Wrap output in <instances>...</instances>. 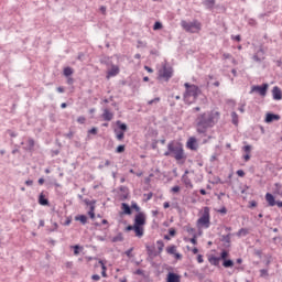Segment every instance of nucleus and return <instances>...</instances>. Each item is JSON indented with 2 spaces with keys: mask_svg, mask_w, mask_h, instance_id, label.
I'll return each mask as SVG.
<instances>
[{
  "mask_svg": "<svg viewBox=\"0 0 282 282\" xmlns=\"http://www.w3.org/2000/svg\"><path fill=\"white\" fill-rule=\"evenodd\" d=\"M203 4L207 10H213V8H215V0H204Z\"/></svg>",
  "mask_w": 282,
  "mask_h": 282,
  "instance_id": "6ab92c4d",
  "label": "nucleus"
},
{
  "mask_svg": "<svg viewBox=\"0 0 282 282\" xmlns=\"http://www.w3.org/2000/svg\"><path fill=\"white\" fill-rule=\"evenodd\" d=\"M208 261L212 265H219V261H221V258H217L215 256H212L208 258Z\"/></svg>",
  "mask_w": 282,
  "mask_h": 282,
  "instance_id": "aec40b11",
  "label": "nucleus"
},
{
  "mask_svg": "<svg viewBox=\"0 0 282 282\" xmlns=\"http://www.w3.org/2000/svg\"><path fill=\"white\" fill-rule=\"evenodd\" d=\"M117 127H119L120 131H122V132L127 131L126 123H122V121H120V120L117 121Z\"/></svg>",
  "mask_w": 282,
  "mask_h": 282,
  "instance_id": "7c9ffc66",
  "label": "nucleus"
},
{
  "mask_svg": "<svg viewBox=\"0 0 282 282\" xmlns=\"http://www.w3.org/2000/svg\"><path fill=\"white\" fill-rule=\"evenodd\" d=\"M197 262H198V263H204V256L198 254V256H197Z\"/></svg>",
  "mask_w": 282,
  "mask_h": 282,
  "instance_id": "bf43d9fd",
  "label": "nucleus"
},
{
  "mask_svg": "<svg viewBox=\"0 0 282 282\" xmlns=\"http://www.w3.org/2000/svg\"><path fill=\"white\" fill-rule=\"evenodd\" d=\"M91 279H93V281H100V275L94 274V275L91 276Z\"/></svg>",
  "mask_w": 282,
  "mask_h": 282,
  "instance_id": "0e129e2a",
  "label": "nucleus"
},
{
  "mask_svg": "<svg viewBox=\"0 0 282 282\" xmlns=\"http://www.w3.org/2000/svg\"><path fill=\"white\" fill-rule=\"evenodd\" d=\"M191 243H193L194 246H197V237L194 236L192 239H191Z\"/></svg>",
  "mask_w": 282,
  "mask_h": 282,
  "instance_id": "e2e57ef3",
  "label": "nucleus"
},
{
  "mask_svg": "<svg viewBox=\"0 0 282 282\" xmlns=\"http://www.w3.org/2000/svg\"><path fill=\"white\" fill-rule=\"evenodd\" d=\"M127 232L131 231V230H135V225L131 226L129 225L128 227H126Z\"/></svg>",
  "mask_w": 282,
  "mask_h": 282,
  "instance_id": "052dcab7",
  "label": "nucleus"
},
{
  "mask_svg": "<svg viewBox=\"0 0 282 282\" xmlns=\"http://www.w3.org/2000/svg\"><path fill=\"white\" fill-rule=\"evenodd\" d=\"M181 26L185 32H189L191 34H197L202 31V23L199 21L194 20L193 22H186V20L181 21Z\"/></svg>",
  "mask_w": 282,
  "mask_h": 282,
  "instance_id": "20e7f679",
  "label": "nucleus"
},
{
  "mask_svg": "<svg viewBox=\"0 0 282 282\" xmlns=\"http://www.w3.org/2000/svg\"><path fill=\"white\" fill-rule=\"evenodd\" d=\"M274 120L276 121L281 120V116L274 115L272 112H268L265 117V122L270 123V122H274Z\"/></svg>",
  "mask_w": 282,
  "mask_h": 282,
  "instance_id": "ddd939ff",
  "label": "nucleus"
},
{
  "mask_svg": "<svg viewBox=\"0 0 282 282\" xmlns=\"http://www.w3.org/2000/svg\"><path fill=\"white\" fill-rule=\"evenodd\" d=\"M242 151H245L246 154H249L252 153V145H245L242 148Z\"/></svg>",
  "mask_w": 282,
  "mask_h": 282,
  "instance_id": "72a5a7b5",
  "label": "nucleus"
},
{
  "mask_svg": "<svg viewBox=\"0 0 282 282\" xmlns=\"http://www.w3.org/2000/svg\"><path fill=\"white\" fill-rule=\"evenodd\" d=\"M218 213H220V215H226V213H228V209L226 207H223L218 210Z\"/></svg>",
  "mask_w": 282,
  "mask_h": 282,
  "instance_id": "6e6d98bb",
  "label": "nucleus"
},
{
  "mask_svg": "<svg viewBox=\"0 0 282 282\" xmlns=\"http://www.w3.org/2000/svg\"><path fill=\"white\" fill-rule=\"evenodd\" d=\"M166 282H181L180 275L173 272L167 273Z\"/></svg>",
  "mask_w": 282,
  "mask_h": 282,
  "instance_id": "4468645a",
  "label": "nucleus"
},
{
  "mask_svg": "<svg viewBox=\"0 0 282 282\" xmlns=\"http://www.w3.org/2000/svg\"><path fill=\"white\" fill-rule=\"evenodd\" d=\"M28 143H29V147H28L26 151H30V152L34 151V147H35V144H36V142L34 141V139L29 138Z\"/></svg>",
  "mask_w": 282,
  "mask_h": 282,
  "instance_id": "4be33fe9",
  "label": "nucleus"
},
{
  "mask_svg": "<svg viewBox=\"0 0 282 282\" xmlns=\"http://www.w3.org/2000/svg\"><path fill=\"white\" fill-rule=\"evenodd\" d=\"M268 84H262L261 86H252L251 88V94L253 91H257L258 94H260L261 96H267L268 94Z\"/></svg>",
  "mask_w": 282,
  "mask_h": 282,
  "instance_id": "6e6552de",
  "label": "nucleus"
},
{
  "mask_svg": "<svg viewBox=\"0 0 282 282\" xmlns=\"http://www.w3.org/2000/svg\"><path fill=\"white\" fill-rule=\"evenodd\" d=\"M184 87L186 88V91L184 94L185 100H188V98L194 97V100L197 99V96H199V87L196 85H191L188 83L184 84Z\"/></svg>",
  "mask_w": 282,
  "mask_h": 282,
  "instance_id": "423d86ee",
  "label": "nucleus"
},
{
  "mask_svg": "<svg viewBox=\"0 0 282 282\" xmlns=\"http://www.w3.org/2000/svg\"><path fill=\"white\" fill-rule=\"evenodd\" d=\"M137 47H147V42L138 41Z\"/></svg>",
  "mask_w": 282,
  "mask_h": 282,
  "instance_id": "864d4df0",
  "label": "nucleus"
},
{
  "mask_svg": "<svg viewBox=\"0 0 282 282\" xmlns=\"http://www.w3.org/2000/svg\"><path fill=\"white\" fill-rule=\"evenodd\" d=\"M197 224L199 226H204L205 228L210 227V208H208V207L204 208V213H203L202 217L197 220Z\"/></svg>",
  "mask_w": 282,
  "mask_h": 282,
  "instance_id": "0eeeda50",
  "label": "nucleus"
},
{
  "mask_svg": "<svg viewBox=\"0 0 282 282\" xmlns=\"http://www.w3.org/2000/svg\"><path fill=\"white\" fill-rule=\"evenodd\" d=\"M268 275H269L268 269H261V270H260V276L265 278V276H268Z\"/></svg>",
  "mask_w": 282,
  "mask_h": 282,
  "instance_id": "4c0bfd02",
  "label": "nucleus"
},
{
  "mask_svg": "<svg viewBox=\"0 0 282 282\" xmlns=\"http://www.w3.org/2000/svg\"><path fill=\"white\" fill-rule=\"evenodd\" d=\"M156 245H158V250H159V251H156L158 254H162V251L164 250V241L158 240Z\"/></svg>",
  "mask_w": 282,
  "mask_h": 282,
  "instance_id": "393cba45",
  "label": "nucleus"
},
{
  "mask_svg": "<svg viewBox=\"0 0 282 282\" xmlns=\"http://www.w3.org/2000/svg\"><path fill=\"white\" fill-rule=\"evenodd\" d=\"M133 252V248H130L126 251V254L131 259L133 257L131 253Z\"/></svg>",
  "mask_w": 282,
  "mask_h": 282,
  "instance_id": "5fc2aeb1",
  "label": "nucleus"
},
{
  "mask_svg": "<svg viewBox=\"0 0 282 282\" xmlns=\"http://www.w3.org/2000/svg\"><path fill=\"white\" fill-rule=\"evenodd\" d=\"M237 175H238L239 177H245V176H246V172H243V170H238V171H237Z\"/></svg>",
  "mask_w": 282,
  "mask_h": 282,
  "instance_id": "603ef678",
  "label": "nucleus"
},
{
  "mask_svg": "<svg viewBox=\"0 0 282 282\" xmlns=\"http://www.w3.org/2000/svg\"><path fill=\"white\" fill-rule=\"evenodd\" d=\"M131 208L135 209L137 213H140V206H138V203H132Z\"/></svg>",
  "mask_w": 282,
  "mask_h": 282,
  "instance_id": "09e8293b",
  "label": "nucleus"
},
{
  "mask_svg": "<svg viewBox=\"0 0 282 282\" xmlns=\"http://www.w3.org/2000/svg\"><path fill=\"white\" fill-rule=\"evenodd\" d=\"M227 258H228V251L224 250V251L220 253V259H223V261H226Z\"/></svg>",
  "mask_w": 282,
  "mask_h": 282,
  "instance_id": "58836bf2",
  "label": "nucleus"
},
{
  "mask_svg": "<svg viewBox=\"0 0 282 282\" xmlns=\"http://www.w3.org/2000/svg\"><path fill=\"white\" fill-rule=\"evenodd\" d=\"M88 133H91L93 135H96L98 133V128H91Z\"/></svg>",
  "mask_w": 282,
  "mask_h": 282,
  "instance_id": "3c124183",
  "label": "nucleus"
},
{
  "mask_svg": "<svg viewBox=\"0 0 282 282\" xmlns=\"http://www.w3.org/2000/svg\"><path fill=\"white\" fill-rule=\"evenodd\" d=\"M144 224H147V217L144 214L139 213L134 217V232L135 237H143L144 236Z\"/></svg>",
  "mask_w": 282,
  "mask_h": 282,
  "instance_id": "7ed1b4c3",
  "label": "nucleus"
},
{
  "mask_svg": "<svg viewBox=\"0 0 282 282\" xmlns=\"http://www.w3.org/2000/svg\"><path fill=\"white\" fill-rule=\"evenodd\" d=\"M116 153H124V145H119V147L116 149Z\"/></svg>",
  "mask_w": 282,
  "mask_h": 282,
  "instance_id": "49530a36",
  "label": "nucleus"
},
{
  "mask_svg": "<svg viewBox=\"0 0 282 282\" xmlns=\"http://www.w3.org/2000/svg\"><path fill=\"white\" fill-rule=\"evenodd\" d=\"M153 30H162L161 22H155L154 25H153Z\"/></svg>",
  "mask_w": 282,
  "mask_h": 282,
  "instance_id": "de8ad7c7",
  "label": "nucleus"
},
{
  "mask_svg": "<svg viewBox=\"0 0 282 282\" xmlns=\"http://www.w3.org/2000/svg\"><path fill=\"white\" fill-rule=\"evenodd\" d=\"M172 193H180V186L172 187Z\"/></svg>",
  "mask_w": 282,
  "mask_h": 282,
  "instance_id": "69168bd1",
  "label": "nucleus"
},
{
  "mask_svg": "<svg viewBox=\"0 0 282 282\" xmlns=\"http://www.w3.org/2000/svg\"><path fill=\"white\" fill-rule=\"evenodd\" d=\"M73 248H74V254L75 256L80 254V247L78 245L74 246Z\"/></svg>",
  "mask_w": 282,
  "mask_h": 282,
  "instance_id": "ea45409f",
  "label": "nucleus"
},
{
  "mask_svg": "<svg viewBox=\"0 0 282 282\" xmlns=\"http://www.w3.org/2000/svg\"><path fill=\"white\" fill-rule=\"evenodd\" d=\"M134 274H138L139 276H143L144 275V270L142 269H138Z\"/></svg>",
  "mask_w": 282,
  "mask_h": 282,
  "instance_id": "8fccbe9b",
  "label": "nucleus"
},
{
  "mask_svg": "<svg viewBox=\"0 0 282 282\" xmlns=\"http://www.w3.org/2000/svg\"><path fill=\"white\" fill-rule=\"evenodd\" d=\"M221 241L224 243H230V234H228L226 236H221Z\"/></svg>",
  "mask_w": 282,
  "mask_h": 282,
  "instance_id": "f704fd0d",
  "label": "nucleus"
},
{
  "mask_svg": "<svg viewBox=\"0 0 282 282\" xmlns=\"http://www.w3.org/2000/svg\"><path fill=\"white\" fill-rule=\"evenodd\" d=\"M258 56H265V51H263V47H260L259 51L256 53Z\"/></svg>",
  "mask_w": 282,
  "mask_h": 282,
  "instance_id": "37998d69",
  "label": "nucleus"
},
{
  "mask_svg": "<svg viewBox=\"0 0 282 282\" xmlns=\"http://www.w3.org/2000/svg\"><path fill=\"white\" fill-rule=\"evenodd\" d=\"M231 119H232V124L238 126L239 124V115L237 112H231Z\"/></svg>",
  "mask_w": 282,
  "mask_h": 282,
  "instance_id": "a878e982",
  "label": "nucleus"
},
{
  "mask_svg": "<svg viewBox=\"0 0 282 282\" xmlns=\"http://www.w3.org/2000/svg\"><path fill=\"white\" fill-rule=\"evenodd\" d=\"M165 158H174L176 162L184 164L186 162V153L184 152V145L180 141H170L167 143V151L164 152Z\"/></svg>",
  "mask_w": 282,
  "mask_h": 282,
  "instance_id": "f03ea898",
  "label": "nucleus"
},
{
  "mask_svg": "<svg viewBox=\"0 0 282 282\" xmlns=\"http://www.w3.org/2000/svg\"><path fill=\"white\" fill-rule=\"evenodd\" d=\"M273 100H282V91L279 86H274L272 89Z\"/></svg>",
  "mask_w": 282,
  "mask_h": 282,
  "instance_id": "9d476101",
  "label": "nucleus"
},
{
  "mask_svg": "<svg viewBox=\"0 0 282 282\" xmlns=\"http://www.w3.org/2000/svg\"><path fill=\"white\" fill-rule=\"evenodd\" d=\"M250 158H251L250 154H245V155H243L245 162H250Z\"/></svg>",
  "mask_w": 282,
  "mask_h": 282,
  "instance_id": "338daca9",
  "label": "nucleus"
},
{
  "mask_svg": "<svg viewBox=\"0 0 282 282\" xmlns=\"http://www.w3.org/2000/svg\"><path fill=\"white\" fill-rule=\"evenodd\" d=\"M75 221H80V224H83V226H85V224H87V216H85V215L76 216Z\"/></svg>",
  "mask_w": 282,
  "mask_h": 282,
  "instance_id": "b1692460",
  "label": "nucleus"
},
{
  "mask_svg": "<svg viewBox=\"0 0 282 282\" xmlns=\"http://www.w3.org/2000/svg\"><path fill=\"white\" fill-rule=\"evenodd\" d=\"M169 235H170V237H175V235H177V231L175 230V228H170Z\"/></svg>",
  "mask_w": 282,
  "mask_h": 282,
  "instance_id": "79ce46f5",
  "label": "nucleus"
},
{
  "mask_svg": "<svg viewBox=\"0 0 282 282\" xmlns=\"http://www.w3.org/2000/svg\"><path fill=\"white\" fill-rule=\"evenodd\" d=\"M182 182L185 184L187 188H193V183L188 177V170L185 171L184 175L182 176Z\"/></svg>",
  "mask_w": 282,
  "mask_h": 282,
  "instance_id": "f8f14e48",
  "label": "nucleus"
},
{
  "mask_svg": "<svg viewBox=\"0 0 282 282\" xmlns=\"http://www.w3.org/2000/svg\"><path fill=\"white\" fill-rule=\"evenodd\" d=\"M173 78V67L169 66V64H163L162 68L159 70V80H165L169 83Z\"/></svg>",
  "mask_w": 282,
  "mask_h": 282,
  "instance_id": "39448f33",
  "label": "nucleus"
},
{
  "mask_svg": "<svg viewBox=\"0 0 282 282\" xmlns=\"http://www.w3.org/2000/svg\"><path fill=\"white\" fill-rule=\"evenodd\" d=\"M187 149H191V151H197V139H195V137H191L188 139Z\"/></svg>",
  "mask_w": 282,
  "mask_h": 282,
  "instance_id": "9b49d317",
  "label": "nucleus"
},
{
  "mask_svg": "<svg viewBox=\"0 0 282 282\" xmlns=\"http://www.w3.org/2000/svg\"><path fill=\"white\" fill-rule=\"evenodd\" d=\"M158 102H160V97L149 100L148 105H158Z\"/></svg>",
  "mask_w": 282,
  "mask_h": 282,
  "instance_id": "e433bc0d",
  "label": "nucleus"
},
{
  "mask_svg": "<svg viewBox=\"0 0 282 282\" xmlns=\"http://www.w3.org/2000/svg\"><path fill=\"white\" fill-rule=\"evenodd\" d=\"M253 61L256 63H261L262 61H265V56H258L257 53L253 55Z\"/></svg>",
  "mask_w": 282,
  "mask_h": 282,
  "instance_id": "473e14b6",
  "label": "nucleus"
},
{
  "mask_svg": "<svg viewBox=\"0 0 282 282\" xmlns=\"http://www.w3.org/2000/svg\"><path fill=\"white\" fill-rule=\"evenodd\" d=\"M265 199H267L269 206H276V200L274 199V196L272 194L267 193Z\"/></svg>",
  "mask_w": 282,
  "mask_h": 282,
  "instance_id": "a211bd4d",
  "label": "nucleus"
},
{
  "mask_svg": "<svg viewBox=\"0 0 282 282\" xmlns=\"http://www.w3.org/2000/svg\"><path fill=\"white\" fill-rule=\"evenodd\" d=\"M8 133L11 138H17V132L12 131V130H8Z\"/></svg>",
  "mask_w": 282,
  "mask_h": 282,
  "instance_id": "680f3d73",
  "label": "nucleus"
},
{
  "mask_svg": "<svg viewBox=\"0 0 282 282\" xmlns=\"http://www.w3.org/2000/svg\"><path fill=\"white\" fill-rule=\"evenodd\" d=\"M32 184H34V181H32V180L25 181V185L26 186H32Z\"/></svg>",
  "mask_w": 282,
  "mask_h": 282,
  "instance_id": "774afa93",
  "label": "nucleus"
},
{
  "mask_svg": "<svg viewBox=\"0 0 282 282\" xmlns=\"http://www.w3.org/2000/svg\"><path fill=\"white\" fill-rule=\"evenodd\" d=\"M219 111L213 110L198 113L194 121L197 133L206 135L208 129H213L219 122Z\"/></svg>",
  "mask_w": 282,
  "mask_h": 282,
  "instance_id": "f257e3e1",
  "label": "nucleus"
},
{
  "mask_svg": "<svg viewBox=\"0 0 282 282\" xmlns=\"http://www.w3.org/2000/svg\"><path fill=\"white\" fill-rule=\"evenodd\" d=\"M84 204H86V206H91V204H96V200H89V198H85Z\"/></svg>",
  "mask_w": 282,
  "mask_h": 282,
  "instance_id": "a19ab883",
  "label": "nucleus"
},
{
  "mask_svg": "<svg viewBox=\"0 0 282 282\" xmlns=\"http://www.w3.org/2000/svg\"><path fill=\"white\" fill-rule=\"evenodd\" d=\"M147 252L148 256L151 257L152 259H154V257H158V251H155V246H147Z\"/></svg>",
  "mask_w": 282,
  "mask_h": 282,
  "instance_id": "2eb2a0df",
  "label": "nucleus"
},
{
  "mask_svg": "<svg viewBox=\"0 0 282 282\" xmlns=\"http://www.w3.org/2000/svg\"><path fill=\"white\" fill-rule=\"evenodd\" d=\"M167 254H175L177 252V249L175 246H171L166 248Z\"/></svg>",
  "mask_w": 282,
  "mask_h": 282,
  "instance_id": "c756f323",
  "label": "nucleus"
},
{
  "mask_svg": "<svg viewBox=\"0 0 282 282\" xmlns=\"http://www.w3.org/2000/svg\"><path fill=\"white\" fill-rule=\"evenodd\" d=\"M102 118L107 122H111V120H113V115L111 113V111H109V109H105L102 113Z\"/></svg>",
  "mask_w": 282,
  "mask_h": 282,
  "instance_id": "dca6fc26",
  "label": "nucleus"
},
{
  "mask_svg": "<svg viewBox=\"0 0 282 282\" xmlns=\"http://www.w3.org/2000/svg\"><path fill=\"white\" fill-rule=\"evenodd\" d=\"M116 133H117V140H119V142H122L124 140V132L116 131Z\"/></svg>",
  "mask_w": 282,
  "mask_h": 282,
  "instance_id": "2f4dec72",
  "label": "nucleus"
},
{
  "mask_svg": "<svg viewBox=\"0 0 282 282\" xmlns=\"http://www.w3.org/2000/svg\"><path fill=\"white\" fill-rule=\"evenodd\" d=\"M99 263L101 265V275L105 278L107 276V267L105 265V262H102V260H99Z\"/></svg>",
  "mask_w": 282,
  "mask_h": 282,
  "instance_id": "cd10ccee",
  "label": "nucleus"
},
{
  "mask_svg": "<svg viewBox=\"0 0 282 282\" xmlns=\"http://www.w3.org/2000/svg\"><path fill=\"white\" fill-rule=\"evenodd\" d=\"M112 243H118L119 241H124V237L122 236V232H119L117 236H115L111 239Z\"/></svg>",
  "mask_w": 282,
  "mask_h": 282,
  "instance_id": "5701e85b",
  "label": "nucleus"
},
{
  "mask_svg": "<svg viewBox=\"0 0 282 282\" xmlns=\"http://www.w3.org/2000/svg\"><path fill=\"white\" fill-rule=\"evenodd\" d=\"M121 208L124 215H131V207L127 203L121 204Z\"/></svg>",
  "mask_w": 282,
  "mask_h": 282,
  "instance_id": "412c9836",
  "label": "nucleus"
},
{
  "mask_svg": "<svg viewBox=\"0 0 282 282\" xmlns=\"http://www.w3.org/2000/svg\"><path fill=\"white\" fill-rule=\"evenodd\" d=\"M39 204L41 206H50V200L45 198V194L41 193L39 196Z\"/></svg>",
  "mask_w": 282,
  "mask_h": 282,
  "instance_id": "f3484780",
  "label": "nucleus"
},
{
  "mask_svg": "<svg viewBox=\"0 0 282 282\" xmlns=\"http://www.w3.org/2000/svg\"><path fill=\"white\" fill-rule=\"evenodd\" d=\"M86 120H87V119H86L85 117H83V116L77 118V122H78L79 124H85Z\"/></svg>",
  "mask_w": 282,
  "mask_h": 282,
  "instance_id": "a18cd8bd",
  "label": "nucleus"
},
{
  "mask_svg": "<svg viewBox=\"0 0 282 282\" xmlns=\"http://www.w3.org/2000/svg\"><path fill=\"white\" fill-rule=\"evenodd\" d=\"M223 265L224 268H232V265H235V262L232 260H224Z\"/></svg>",
  "mask_w": 282,
  "mask_h": 282,
  "instance_id": "c85d7f7f",
  "label": "nucleus"
},
{
  "mask_svg": "<svg viewBox=\"0 0 282 282\" xmlns=\"http://www.w3.org/2000/svg\"><path fill=\"white\" fill-rule=\"evenodd\" d=\"M249 204V208H257V200H251Z\"/></svg>",
  "mask_w": 282,
  "mask_h": 282,
  "instance_id": "4d7b16f0",
  "label": "nucleus"
},
{
  "mask_svg": "<svg viewBox=\"0 0 282 282\" xmlns=\"http://www.w3.org/2000/svg\"><path fill=\"white\" fill-rule=\"evenodd\" d=\"M72 74H74V69L72 67H65L64 68V76L69 78V76H72Z\"/></svg>",
  "mask_w": 282,
  "mask_h": 282,
  "instance_id": "bb28decb",
  "label": "nucleus"
},
{
  "mask_svg": "<svg viewBox=\"0 0 282 282\" xmlns=\"http://www.w3.org/2000/svg\"><path fill=\"white\" fill-rule=\"evenodd\" d=\"M241 235L243 236L248 235V229L246 228L239 229V231L237 232V237H241Z\"/></svg>",
  "mask_w": 282,
  "mask_h": 282,
  "instance_id": "c9c22d12",
  "label": "nucleus"
},
{
  "mask_svg": "<svg viewBox=\"0 0 282 282\" xmlns=\"http://www.w3.org/2000/svg\"><path fill=\"white\" fill-rule=\"evenodd\" d=\"M119 74H120V67H118L117 65H112L111 68L107 73V78L118 76Z\"/></svg>",
  "mask_w": 282,
  "mask_h": 282,
  "instance_id": "1a4fd4ad",
  "label": "nucleus"
},
{
  "mask_svg": "<svg viewBox=\"0 0 282 282\" xmlns=\"http://www.w3.org/2000/svg\"><path fill=\"white\" fill-rule=\"evenodd\" d=\"M258 56H265V51H263V47H260L259 51L256 53Z\"/></svg>",
  "mask_w": 282,
  "mask_h": 282,
  "instance_id": "c03bdc74",
  "label": "nucleus"
},
{
  "mask_svg": "<svg viewBox=\"0 0 282 282\" xmlns=\"http://www.w3.org/2000/svg\"><path fill=\"white\" fill-rule=\"evenodd\" d=\"M223 57L225 58V61H228V58H232V55H230V53H224Z\"/></svg>",
  "mask_w": 282,
  "mask_h": 282,
  "instance_id": "13d9d810",
  "label": "nucleus"
}]
</instances>
